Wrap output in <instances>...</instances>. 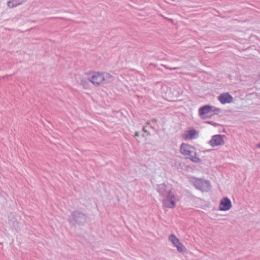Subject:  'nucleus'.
Segmentation results:
<instances>
[{
  "mask_svg": "<svg viewBox=\"0 0 260 260\" xmlns=\"http://www.w3.org/2000/svg\"><path fill=\"white\" fill-rule=\"evenodd\" d=\"M161 66L164 67L165 69L169 70H178V69H181L180 67L170 68L169 66H168L167 65H165V64H161Z\"/></svg>",
  "mask_w": 260,
  "mask_h": 260,
  "instance_id": "15",
  "label": "nucleus"
},
{
  "mask_svg": "<svg viewBox=\"0 0 260 260\" xmlns=\"http://www.w3.org/2000/svg\"><path fill=\"white\" fill-rule=\"evenodd\" d=\"M68 221L71 226H82L87 221V216L81 211L75 210L71 212Z\"/></svg>",
  "mask_w": 260,
  "mask_h": 260,
  "instance_id": "3",
  "label": "nucleus"
},
{
  "mask_svg": "<svg viewBox=\"0 0 260 260\" xmlns=\"http://www.w3.org/2000/svg\"><path fill=\"white\" fill-rule=\"evenodd\" d=\"M152 121H156V120L155 119H152Z\"/></svg>",
  "mask_w": 260,
  "mask_h": 260,
  "instance_id": "20",
  "label": "nucleus"
},
{
  "mask_svg": "<svg viewBox=\"0 0 260 260\" xmlns=\"http://www.w3.org/2000/svg\"><path fill=\"white\" fill-rule=\"evenodd\" d=\"M143 131L144 132L146 133L148 135H150L149 132H147V131L146 129V128H145V126H144V127H143Z\"/></svg>",
  "mask_w": 260,
  "mask_h": 260,
  "instance_id": "17",
  "label": "nucleus"
},
{
  "mask_svg": "<svg viewBox=\"0 0 260 260\" xmlns=\"http://www.w3.org/2000/svg\"><path fill=\"white\" fill-rule=\"evenodd\" d=\"M206 123H209V124H210L214 126H216L217 125H218V123H216V122H213V121H207Z\"/></svg>",
  "mask_w": 260,
  "mask_h": 260,
  "instance_id": "16",
  "label": "nucleus"
},
{
  "mask_svg": "<svg viewBox=\"0 0 260 260\" xmlns=\"http://www.w3.org/2000/svg\"><path fill=\"white\" fill-rule=\"evenodd\" d=\"M175 247L179 252H184L186 251V248L180 242L179 243V244H177Z\"/></svg>",
  "mask_w": 260,
  "mask_h": 260,
  "instance_id": "13",
  "label": "nucleus"
},
{
  "mask_svg": "<svg viewBox=\"0 0 260 260\" xmlns=\"http://www.w3.org/2000/svg\"><path fill=\"white\" fill-rule=\"evenodd\" d=\"M150 127H151V128H153V126H150Z\"/></svg>",
  "mask_w": 260,
  "mask_h": 260,
  "instance_id": "22",
  "label": "nucleus"
},
{
  "mask_svg": "<svg viewBox=\"0 0 260 260\" xmlns=\"http://www.w3.org/2000/svg\"><path fill=\"white\" fill-rule=\"evenodd\" d=\"M221 112V110L220 109L216 108L214 107H212V113H211V114H213V115L214 114L217 115V114H218L219 113H220Z\"/></svg>",
  "mask_w": 260,
  "mask_h": 260,
  "instance_id": "14",
  "label": "nucleus"
},
{
  "mask_svg": "<svg viewBox=\"0 0 260 260\" xmlns=\"http://www.w3.org/2000/svg\"><path fill=\"white\" fill-rule=\"evenodd\" d=\"M113 79V76L107 73L94 72L89 77V80L95 86L111 82Z\"/></svg>",
  "mask_w": 260,
  "mask_h": 260,
  "instance_id": "2",
  "label": "nucleus"
},
{
  "mask_svg": "<svg viewBox=\"0 0 260 260\" xmlns=\"http://www.w3.org/2000/svg\"><path fill=\"white\" fill-rule=\"evenodd\" d=\"M218 100L222 104L232 102L233 98L229 93H224L220 94L218 97Z\"/></svg>",
  "mask_w": 260,
  "mask_h": 260,
  "instance_id": "9",
  "label": "nucleus"
},
{
  "mask_svg": "<svg viewBox=\"0 0 260 260\" xmlns=\"http://www.w3.org/2000/svg\"><path fill=\"white\" fill-rule=\"evenodd\" d=\"M232 203L228 198H223L220 202L219 210L220 211H227L231 209Z\"/></svg>",
  "mask_w": 260,
  "mask_h": 260,
  "instance_id": "8",
  "label": "nucleus"
},
{
  "mask_svg": "<svg viewBox=\"0 0 260 260\" xmlns=\"http://www.w3.org/2000/svg\"><path fill=\"white\" fill-rule=\"evenodd\" d=\"M258 147L260 148V144L258 145Z\"/></svg>",
  "mask_w": 260,
  "mask_h": 260,
  "instance_id": "21",
  "label": "nucleus"
},
{
  "mask_svg": "<svg viewBox=\"0 0 260 260\" xmlns=\"http://www.w3.org/2000/svg\"><path fill=\"white\" fill-rule=\"evenodd\" d=\"M181 153L187 158L189 159L194 162H199L201 161L200 158L196 156V149L193 147L188 144L182 143L180 146Z\"/></svg>",
  "mask_w": 260,
  "mask_h": 260,
  "instance_id": "4",
  "label": "nucleus"
},
{
  "mask_svg": "<svg viewBox=\"0 0 260 260\" xmlns=\"http://www.w3.org/2000/svg\"><path fill=\"white\" fill-rule=\"evenodd\" d=\"M224 137H225L224 135H214L209 141V144L212 147L222 145L224 144V141L223 140Z\"/></svg>",
  "mask_w": 260,
  "mask_h": 260,
  "instance_id": "7",
  "label": "nucleus"
},
{
  "mask_svg": "<svg viewBox=\"0 0 260 260\" xmlns=\"http://www.w3.org/2000/svg\"><path fill=\"white\" fill-rule=\"evenodd\" d=\"M193 184L196 188L202 191H207L210 190L211 187L210 182L203 179H195Z\"/></svg>",
  "mask_w": 260,
  "mask_h": 260,
  "instance_id": "6",
  "label": "nucleus"
},
{
  "mask_svg": "<svg viewBox=\"0 0 260 260\" xmlns=\"http://www.w3.org/2000/svg\"><path fill=\"white\" fill-rule=\"evenodd\" d=\"M212 111V106L206 105L199 108V115L202 119L209 118L213 116V114H211Z\"/></svg>",
  "mask_w": 260,
  "mask_h": 260,
  "instance_id": "5",
  "label": "nucleus"
},
{
  "mask_svg": "<svg viewBox=\"0 0 260 260\" xmlns=\"http://www.w3.org/2000/svg\"><path fill=\"white\" fill-rule=\"evenodd\" d=\"M159 196L162 197V204L164 206L169 208H173L176 206V197L171 185L162 183L157 185L156 189Z\"/></svg>",
  "mask_w": 260,
  "mask_h": 260,
  "instance_id": "1",
  "label": "nucleus"
},
{
  "mask_svg": "<svg viewBox=\"0 0 260 260\" xmlns=\"http://www.w3.org/2000/svg\"><path fill=\"white\" fill-rule=\"evenodd\" d=\"M24 0H10L7 3V6L9 8H13L21 5Z\"/></svg>",
  "mask_w": 260,
  "mask_h": 260,
  "instance_id": "11",
  "label": "nucleus"
},
{
  "mask_svg": "<svg viewBox=\"0 0 260 260\" xmlns=\"http://www.w3.org/2000/svg\"><path fill=\"white\" fill-rule=\"evenodd\" d=\"M169 240L173 243L174 246L180 242L179 239L173 234L169 235Z\"/></svg>",
  "mask_w": 260,
  "mask_h": 260,
  "instance_id": "12",
  "label": "nucleus"
},
{
  "mask_svg": "<svg viewBox=\"0 0 260 260\" xmlns=\"http://www.w3.org/2000/svg\"><path fill=\"white\" fill-rule=\"evenodd\" d=\"M135 136L139 137V132H136L135 133Z\"/></svg>",
  "mask_w": 260,
  "mask_h": 260,
  "instance_id": "18",
  "label": "nucleus"
},
{
  "mask_svg": "<svg viewBox=\"0 0 260 260\" xmlns=\"http://www.w3.org/2000/svg\"><path fill=\"white\" fill-rule=\"evenodd\" d=\"M197 135V132L196 129H192L188 131H186L182 134V137L185 140H192L196 138Z\"/></svg>",
  "mask_w": 260,
  "mask_h": 260,
  "instance_id": "10",
  "label": "nucleus"
},
{
  "mask_svg": "<svg viewBox=\"0 0 260 260\" xmlns=\"http://www.w3.org/2000/svg\"><path fill=\"white\" fill-rule=\"evenodd\" d=\"M146 125H149L150 124V122L149 121H147L146 123Z\"/></svg>",
  "mask_w": 260,
  "mask_h": 260,
  "instance_id": "19",
  "label": "nucleus"
}]
</instances>
